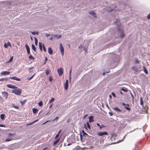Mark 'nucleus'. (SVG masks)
Wrapping results in <instances>:
<instances>
[{"mask_svg": "<svg viewBox=\"0 0 150 150\" xmlns=\"http://www.w3.org/2000/svg\"><path fill=\"white\" fill-rule=\"evenodd\" d=\"M5 114H2L0 115V117L1 119L2 120H4L5 119L4 118Z\"/></svg>", "mask_w": 150, "mask_h": 150, "instance_id": "23", "label": "nucleus"}, {"mask_svg": "<svg viewBox=\"0 0 150 150\" xmlns=\"http://www.w3.org/2000/svg\"><path fill=\"white\" fill-rule=\"evenodd\" d=\"M7 79H6L5 78H1L0 79V81H1L4 80H6Z\"/></svg>", "mask_w": 150, "mask_h": 150, "instance_id": "44", "label": "nucleus"}, {"mask_svg": "<svg viewBox=\"0 0 150 150\" xmlns=\"http://www.w3.org/2000/svg\"><path fill=\"white\" fill-rule=\"evenodd\" d=\"M113 10V9H111V10H107V11L108 12H111Z\"/></svg>", "mask_w": 150, "mask_h": 150, "instance_id": "54", "label": "nucleus"}, {"mask_svg": "<svg viewBox=\"0 0 150 150\" xmlns=\"http://www.w3.org/2000/svg\"><path fill=\"white\" fill-rule=\"evenodd\" d=\"M59 118L58 117H56L54 119V120H57Z\"/></svg>", "mask_w": 150, "mask_h": 150, "instance_id": "62", "label": "nucleus"}, {"mask_svg": "<svg viewBox=\"0 0 150 150\" xmlns=\"http://www.w3.org/2000/svg\"><path fill=\"white\" fill-rule=\"evenodd\" d=\"M32 49L35 51L36 50V48L35 46L33 45L32 44Z\"/></svg>", "mask_w": 150, "mask_h": 150, "instance_id": "29", "label": "nucleus"}, {"mask_svg": "<svg viewBox=\"0 0 150 150\" xmlns=\"http://www.w3.org/2000/svg\"><path fill=\"white\" fill-rule=\"evenodd\" d=\"M54 37H56L57 39H59L61 37V35H54Z\"/></svg>", "mask_w": 150, "mask_h": 150, "instance_id": "27", "label": "nucleus"}, {"mask_svg": "<svg viewBox=\"0 0 150 150\" xmlns=\"http://www.w3.org/2000/svg\"><path fill=\"white\" fill-rule=\"evenodd\" d=\"M49 81L50 82H51L52 81L53 79H52V77L51 76H50L49 78Z\"/></svg>", "mask_w": 150, "mask_h": 150, "instance_id": "41", "label": "nucleus"}, {"mask_svg": "<svg viewBox=\"0 0 150 150\" xmlns=\"http://www.w3.org/2000/svg\"><path fill=\"white\" fill-rule=\"evenodd\" d=\"M47 60V59L46 57L45 58V62H46Z\"/></svg>", "mask_w": 150, "mask_h": 150, "instance_id": "64", "label": "nucleus"}, {"mask_svg": "<svg viewBox=\"0 0 150 150\" xmlns=\"http://www.w3.org/2000/svg\"><path fill=\"white\" fill-rule=\"evenodd\" d=\"M35 43L36 45H37L38 44V41L37 39L35 38Z\"/></svg>", "mask_w": 150, "mask_h": 150, "instance_id": "43", "label": "nucleus"}, {"mask_svg": "<svg viewBox=\"0 0 150 150\" xmlns=\"http://www.w3.org/2000/svg\"><path fill=\"white\" fill-rule=\"evenodd\" d=\"M61 129H60V130L58 132V134H59V133H61Z\"/></svg>", "mask_w": 150, "mask_h": 150, "instance_id": "63", "label": "nucleus"}, {"mask_svg": "<svg viewBox=\"0 0 150 150\" xmlns=\"http://www.w3.org/2000/svg\"><path fill=\"white\" fill-rule=\"evenodd\" d=\"M12 134H11V133H9V135H8V138H7L5 141H6V142H9V141H11L12 140V138L11 137V136Z\"/></svg>", "mask_w": 150, "mask_h": 150, "instance_id": "12", "label": "nucleus"}, {"mask_svg": "<svg viewBox=\"0 0 150 150\" xmlns=\"http://www.w3.org/2000/svg\"><path fill=\"white\" fill-rule=\"evenodd\" d=\"M130 93V94H131V96H132V100H133V99H134V96H133V94H132V93Z\"/></svg>", "mask_w": 150, "mask_h": 150, "instance_id": "53", "label": "nucleus"}, {"mask_svg": "<svg viewBox=\"0 0 150 150\" xmlns=\"http://www.w3.org/2000/svg\"><path fill=\"white\" fill-rule=\"evenodd\" d=\"M87 125L88 128L89 129H91V127L90 124L88 122H87Z\"/></svg>", "mask_w": 150, "mask_h": 150, "instance_id": "35", "label": "nucleus"}, {"mask_svg": "<svg viewBox=\"0 0 150 150\" xmlns=\"http://www.w3.org/2000/svg\"><path fill=\"white\" fill-rule=\"evenodd\" d=\"M118 30L121 33L120 36V38H124L125 35L123 33V30H120V29H118Z\"/></svg>", "mask_w": 150, "mask_h": 150, "instance_id": "7", "label": "nucleus"}, {"mask_svg": "<svg viewBox=\"0 0 150 150\" xmlns=\"http://www.w3.org/2000/svg\"><path fill=\"white\" fill-rule=\"evenodd\" d=\"M89 14L93 15V17L95 18L96 17V14L93 11H91V12H89Z\"/></svg>", "mask_w": 150, "mask_h": 150, "instance_id": "17", "label": "nucleus"}, {"mask_svg": "<svg viewBox=\"0 0 150 150\" xmlns=\"http://www.w3.org/2000/svg\"><path fill=\"white\" fill-rule=\"evenodd\" d=\"M109 114L110 116H112L113 115V113L111 112H109Z\"/></svg>", "mask_w": 150, "mask_h": 150, "instance_id": "60", "label": "nucleus"}, {"mask_svg": "<svg viewBox=\"0 0 150 150\" xmlns=\"http://www.w3.org/2000/svg\"><path fill=\"white\" fill-rule=\"evenodd\" d=\"M0 101L4 102V99L1 96H0Z\"/></svg>", "mask_w": 150, "mask_h": 150, "instance_id": "46", "label": "nucleus"}, {"mask_svg": "<svg viewBox=\"0 0 150 150\" xmlns=\"http://www.w3.org/2000/svg\"><path fill=\"white\" fill-rule=\"evenodd\" d=\"M121 90L125 92H127L128 91V90L126 88H121Z\"/></svg>", "mask_w": 150, "mask_h": 150, "instance_id": "33", "label": "nucleus"}, {"mask_svg": "<svg viewBox=\"0 0 150 150\" xmlns=\"http://www.w3.org/2000/svg\"><path fill=\"white\" fill-rule=\"evenodd\" d=\"M42 47L44 51L45 52H46V50L44 44H43L42 45Z\"/></svg>", "mask_w": 150, "mask_h": 150, "instance_id": "36", "label": "nucleus"}, {"mask_svg": "<svg viewBox=\"0 0 150 150\" xmlns=\"http://www.w3.org/2000/svg\"><path fill=\"white\" fill-rule=\"evenodd\" d=\"M135 63L138 64L139 63V61L138 59H136L135 61Z\"/></svg>", "mask_w": 150, "mask_h": 150, "instance_id": "50", "label": "nucleus"}, {"mask_svg": "<svg viewBox=\"0 0 150 150\" xmlns=\"http://www.w3.org/2000/svg\"><path fill=\"white\" fill-rule=\"evenodd\" d=\"M38 119H37L36 120H35L33 122H32L31 123H30L29 124V125H31L32 124H33V123L38 121Z\"/></svg>", "mask_w": 150, "mask_h": 150, "instance_id": "45", "label": "nucleus"}, {"mask_svg": "<svg viewBox=\"0 0 150 150\" xmlns=\"http://www.w3.org/2000/svg\"><path fill=\"white\" fill-rule=\"evenodd\" d=\"M114 110L118 112H121V110H120V109H119L117 107H115L114 108Z\"/></svg>", "mask_w": 150, "mask_h": 150, "instance_id": "19", "label": "nucleus"}, {"mask_svg": "<svg viewBox=\"0 0 150 150\" xmlns=\"http://www.w3.org/2000/svg\"><path fill=\"white\" fill-rule=\"evenodd\" d=\"M25 102H26V100H25L21 101L20 102L21 105L22 106H23V105H24V104L25 103Z\"/></svg>", "mask_w": 150, "mask_h": 150, "instance_id": "26", "label": "nucleus"}, {"mask_svg": "<svg viewBox=\"0 0 150 150\" xmlns=\"http://www.w3.org/2000/svg\"><path fill=\"white\" fill-rule=\"evenodd\" d=\"M143 68L144 70V72L146 74H148V72L146 67L145 66H143Z\"/></svg>", "mask_w": 150, "mask_h": 150, "instance_id": "20", "label": "nucleus"}, {"mask_svg": "<svg viewBox=\"0 0 150 150\" xmlns=\"http://www.w3.org/2000/svg\"><path fill=\"white\" fill-rule=\"evenodd\" d=\"M68 87V80L66 81L65 83L64 84V88L65 90H67Z\"/></svg>", "mask_w": 150, "mask_h": 150, "instance_id": "10", "label": "nucleus"}, {"mask_svg": "<svg viewBox=\"0 0 150 150\" xmlns=\"http://www.w3.org/2000/svg\"><path fill=\"white\" fill-rule=\"evenodd\" d=\"M98 135L101 136L105 135H108V133L106 132H99L98 133Z\"/></svg>", "mask_w": 150, "mask_h": 150, "instance_id": "8", "label": "nucleus"}, {"mask_svg": "<svg viewBox=\"0 0 150 150\" xmlns=\"http://www.w3.org/2000/svg\"><path fill=\"white\" fill-rule=\"evenodd\" d=\"M48 53L51 55L52 54L53 51L52 50V49L51 47H49L48 50Z\"/></svg>", "mask_w": 150, "mask_h": 150, "instance_id": "16", "label": "nucleus"}, {"mask_svg": "<svg viewBox=\"0 0 150 150\" xmlns=\"http://www.w3.org/2000/svg\"><path fill=\"white\" fill-rule=\"evenodd\" d=\"M50 71L48 69H47L45 71V73L46 74V75H47L50 73Z\"/></svg>", "mask_w": 150, "mask_h": 150, "instance_id": "34", "label": "nucleus"}, {"mask_svg": "<svg viewBox=\"0 0 150 150\" xmlns=\"http://www.w3.org/2000/svg\"><path fill=\"white\" fill-rule=\"evenodd\" d=\"M54 99L53 98H52L51 100H50L48 103H51L52 102H53L54 101Z\"/></svg>", "mask_w": 150, "mask_h": 150, "instance_id": "24", "label": "nucleus"}, {"mask_svg": "<svg viewBox=\"0 0 150 150\" xmlns=\"http://www.w3.org/2000/svg\"><path fill=\"white\" fill-rule=\"evenodd\" d=\"M13 56H12L11 57V58H10V59L8 61V62H11L13 60Z\"/></svg>", "mask_w": 150, "mask_h": 150, "instance_id": "39", "label": "nucleus"}, {"mask_svg": "<svg viewBox=\"0 0 150 150\" xmlns=\"http://www.w3.org/2000/svg\"><path fill=\"white\" fill-rule=\"evenodd\" d=\"M53 104L52 103L49 106V108H51Z\"/></svg>", "mask_w": 150, "mask_h": 150, "instance_id": "59", "label": "nucleus"}, {"mask_svg": "<svg viewBox=\"0 0 150 150\" xmlns=\"http://www.w3.org/2000/svg\"><path fill=\"white\" fill-rule=\"evenodd\" d=\"M50 121V120H48V121H46V122H45V123H43V125L45 124L46 123H47V122H49V121Z\"/></svg>", "mask_w": 150, "mask_h": 150, "instance_id": "61", "label": "nucleus"}, {"mask_svg": "<svg viewBox=\"0 0 150 150\" xmlns=\"http://www.w3.org/2000/svg\"><path fill=\"white\" fill-rule=\"evenodd\" d=\"M39 48L40 49V50L41 51H42V44L40 43H39Z\"/></svg>", "mask_w": 150, "mask_h": 150, "instance_id": "32", "label": "nucleus"}, {"mask_svg": "<svg viewBox=\"0 0 150 150\" xmlns=\"http://www.w3.org/2000/svg\"><path fill=\"white\" fill-rule=\"evenodd\" d=\"M10 74V72L8 71H3L1 73V74L4 75H9Z\"/></svg>", "mask_w": 150, "mask_h": 150, "instance_id": "13", "label": "nucleus"}, {"mask_svg": "<svg viewBox=\"0 0 150 150\" xmlns=\"http://www.w3.org/2000/svg\"><path fill=\"white\" fill-rule=\"evenodd\" d=\"M59 139H58L57 140H56L55 141L53 142V145H55L57 143L59 142Z\"/></svg>", "mask_w": 150, "mask_h": 150, "instance_id": "25", "label": "nucleus"}, {"mask_svg": "<svg viewBox=\"0 0 150 150\" xmlns=\"http://www.w3.org/2000/svg\"><path fill=\"white\" fill-rule=\"evenodd\" d=\"M38 111V110L35 108H34L33 109V113L35 114Z\"/></svg>", "mask_w": 150, "mask_h": 150, "instance_id": "22", "label": "nucleus"}, {"mask_svg": "<svg viewBox=\"0 0 150 150\" xmlns=\"http://www.w3.org/2000/svg\"><path fill=\"white\" fill-rule=\"evenodd\" d=\"M59 136V134H57L56 135V136H55V139H56Z\"/></svg>", "mask_w": 150, "mask_h": 150, "instance_id": "52", "label": "nucleus"}, {"mask_svg": "<svg viewBox=\"0 0 150 150\" xmlns=\"http://www.w3.org/2000/svg\"><path fill=\"white\" fill-rule=\"evenodd\" d=\"M115 23L117 25L118 27H120V26L121 24L120 23V21L118 19H117L115 22Z\"/></svg>", "mask_w": 150, "mask_h": 150, "instance_id": "15", "label": "nucleus"}, {"mask_svg": "<svg viewBox=\"0 0 150 150\" xmlns=\"http://www.w3.org/2000/svg\"><path fill=\"white\" fill-rule=\"evenodd\" d=\"M7 45H8H8L9 46L11 47V45L10 44V43L9 42H8V43H7Z\"/></svg>", "mask_w": 150, "mask_h": 150, "instance_id": "58", "label": "nucleus"}, {"mask_svg": "<svg viewBox=\"0 0 150 150\" xmlns=\"http://www.w3.org/2000/svg\"><path fill=\"white\" fill-rule=\"evenodd\" d=\"M122 105L124 106V108L125 109H126L127 110H130V108L128 107L129 106V105L128 104H125V103H122Z\"/></svg>", "mask_w": 150, "mask_h": 150, "instance_id": "4", "label": "nucleus"}, {"mask_svg": "<svg viewBox=\"0 0 150 150\" xmlns=\"http://www.w3.org/2000/svg\"><path fill=\"white\" fill-rule=\"evenodd\" d=\"M35 74H34L32 76H31L29 78H28V80H31V79H32L33 77V76H34Z\"/></svg>", "mask_w": 150, "mask_h": 150, "instance_id": "47", "label": "nucleus"}, {"mask_svg": "<svg viewBox=\"0 0 150 150\" xmlns=\"http://www.w3.org/2000/svg\"><path fill=\"white\" fill-rule=\"evenodd\" d=\"M132 69L136 72H139L140 71L137 68V66H133L132 67Z\"/></svg>", "mask_w": 150, "mask_h": 150, "instance_id": "9", "label": "nucleus"}, {"mask_svg": "<svg viewBox=\"0 0 150 150\" xmlns=\"http://www.w3.org/2000/svg\"><path fill=\"white\" fill-rule=\"evenodd\" d=\"M1 93L3 94L4 97L6 99H7L8 94V93L6 91L2 92Z\"/></svg>", "mask_w": 150, "mask_h": 150, "instance_id": "5", "label": "nucleus"}, {"mask_svg": "<svg viewBox=\"0 0 150 150\" xmlns=\"http://www.w3.org/2000/svg\"><path fill=\"white\" fill-rule=\"evenodd\" d=\"M147 18L148 19H149L150 18V13L147 16Z\"/></svg>", "mask_w": 150, "mask_h": 150, "instance_id": "49", "label": "nucleus"}, {"mask_svg": "<svg viewBox=\"0 0 150 150\" xmlns=\"http://www.w3.org/2000/svg\"><path fill=\"white\" fill-rule=\"evenodd\" d=\"M31 33L33 35H38L39 34V32L37 31H31Z\"/></svg>", "mask_w": 150, "mask_h": 150, "instance_id": "21", "label": "nucleus"}, {"mask_svg": "<svg viewBox=\"0 0 150 150\" xmlns=\"http://www.w3.org/2000/svg\"><path fill=\"white\" fill-rule=\"evenodd\" d=\"M9 79H11L16 80L18 81H21V79L16 76L11 77L9 78Z\"/></svg>", "mask_w": 150, "mask_h": 150, "instance_id": "11", "label": "nucleus"}, {"mask_svg": "<svg viewBox=\"0 0 150 150\" xmlns=\"http://www.w3.org/2000/svg\"><path fill=\"white\" fill-rule=\"evenodd\" d=\"M63 69L62 67H60L59 69H58L57 72L59 76H61L63 73Z\"/></svg>", "mask_w": 150, "mask_h": 150, "instance_id": "3", "label": "nucleus"}, {"mask_svg": "<svg viewBox=\"0 0 150 150\" xmlns=\"http://www.w3.org/2000/svg\"><path fill=\"white\" fill-rule=\"evenodd\" d=\"M7 86L8 87L11 88L13 89H17V87L15 85H13L12 84H8L7 85Z\"/></svg>", "mask_w": 150, "mask_h": 150, "instance_id": "6", "label": "nucleus"}, {"mask_svg": "<svg viewBox=\"0 0 150 150\" xmlns=\"http://www.w3.org/2000/svg\"><path fill=\"white\" fill-rule=\"evenodd\" d=\"M112 95L114 97H116L115 94L114 92H112Z\"/></svg>", "mask_w": 150, "mask_h": 150, "instance_id": "48", "label": "nucleus"}, {"mask_svg": "<svg viewBox=\"0 0 150 150\" xmlns=\"http://www.w3.org/2000/svg\"><path fill=\"white\" fill-rule=\"evenodd\" d=\"M82 132L83 133V135L85 136V137H86L88 136V134L85 132L83 130H82Z\"/></svg>", "mask_w": 150, "mask_h": 150, "instance_id": "31", "label": "nucleus"}, {"mask_svg": "<svg viewBox=\"0 0 150 150\" xmlns=\"http://www.w3.org/2000/svg\"><path fill=\"white\" fill-rule=\"evenodd\" d=\"M29 58L30 59L34 60L35 59V58L31 55L29 56Z\"/></svg>", "mask_w": 150, "mask_h": 150, "instance_id": "30", "label": "nucleus"}, {"mask_svg": "<svg viewBox=\"0 0 150 150\" xmlns=\"http://www.w3.org/2000/svg\"><path fill=\"white\" fill-rule=\"evenodd\" d=\"M42 101H40L38 103L39 105L40 106H41L42 105Z\"/></svg>", "mask_w": 150, "mask_h": 150, "instance_id": "37", "label": "nucleus"}, {"mask_svg": "<svg viewBox=\"0 0 150 150\" xmlns=\"http://www.w3.org/2000/svg\"><path fill=\"white\" fill-rule=\"evenodd\" d=\"M59 49L61 51V54L62 56L64 55V48L63 46L61 43H60L59 44Z\"/></svg>", "mask_w": 150, "mask_h": 150, "instance_id": "2", "label": "nucleus"}, {"mask_svg": "<svg viewBox=\"0 0 150 150\" xmlns=\"http://www.w3.org/2000/svg\"><path fill=\"white\" fill-rule=\"evenodd\" d=\"M45 35L46 37H47L50 36V35L49 34L46 33L45 34Z\"/></svg>", "mask_w": 150, "mask_h": 150, "instance_id": "51", "label": "nucleus"}, {"mask_svg": "<svg viewBox=\"0 0 150 150\" xmlns=\"http://www.w3.org/2000/svg\"><path fill=\"white\" fill-rule=\"evenodd\" d=\"M140 104L141 105H143V101L142 100V98H140Z\"/></svg>", "mask_w": 150, "mask_h": 150, "instance_id": "38", "label": "nucleus"}, {"mask_svg": "<svg viewBox=\"0 0 150 150\" xmlns=\"http://www.w3.org/2000/svg\"><path fill=\"white\" fill-rule=\"evenodd\" d=\"M4 46L5 48H7L8 47L7 44L6 43H5L4 45Z\"/></svg>", "mask_w": 150, "mask_h": 150, "instance_id": "42", "label": "nucleus"}, {"mask_svg": "<svg viewBox=\"0 0 150 150\" xmlns=\"http://www.w3.org/2000/svg\"><path fill=\"white\" fill-rule=\"evenodd\" d=\"M109 72V71H106V72H103V75H104L105 74V73H108V72Z\"/></svg>", "mask_w": 150, "mask_h": 150, "instance_id": "55", "label": "nucleus"}, {"mask_svg": "<svg viewBox=\"0 0 150 150\" xmlns=\"http://www.w3.org/2000/svg\"><path fill=\"white\" fill-rule=\"evenodd\" d=\"M25 46L27 50V53L28 54H29L30 53V48L27 44L25 45Z\"/></svg>", "mask_w": 150, "mask_h": 150, "instance_id": "14", "label": "nucleus"}, {"mask_svg": "<svg viewBox=\"0 0 150 150\" xmlns=\"http://www.w3.org/2000/svg\"><path fill=\"white\" fill-rule=\"evenodd\" d=\"M12 106L13 108L17 109H18L19 108V107L17 105H14L13 104H12Z\"/></svg>", "mask_w": 150, "mask_h": 150, "instance_id": "28", "label": "nucleus"}, {"mask_svg": "<svg viewBox=\"0 0 150 150\" xmlns=\"http://www.w3.org/2000/svg\"><path fill=\"white\" fill-rule=\"evenodd\" d=\"M12 92L15 94L16 95H20L22 92V90L20 88H18L16 89L13 90L12 91Z\"/></svg>", "mask_w": 150, "mask_h": 150, "instance_id": "1", "label": "nucleus"}, {"mask_svg": "<svg viewBox=\"0 0 150 150\" xmlns=\"http://www.w3.org/2000/svg\"><path fill=\"white\" fill-rule=\"evenodd\" d=\"M0 127H5V125L2 124H0Z\"/></svg>", "mask_w": 150, "mask_h": 150, "instance_id": "56", "label": "nucleus"}, {"mask_svg": "<svg viewBox=\"0 0 150 150\" xmlns=\"http://www.w3.org/2000/svg\"><path fill=\"white\" fill-rule=\"evenodd\" d=\"M71 69L69 72L70 79H71Z\"/></svg>", "mask_w": 150, "mask_h": 150, "instance_id": "57", "label": "nucleus"}, {"mask_svg": "<svg viewBox=\"0 0 150 150\" xmlns=\"http://www.w3.org/2000/svg\"><path fill=\"white\" fill-rule=\"evenodd\" d=\"M97 125L98 126V127H100V129H101L102 127H104V126L103 125L102 126H100V125L98 124V123H97Z\"/></svg>", "mask_w": 150, "mask_h": 150, "instance_id": "40", "label": "nucleus"}, {"mask_svg": "<svg viewBox=\"0 0 150 150\" xmlns=\"http://www.w3.org/2000/svg\"><path fill=\"white\" fill-rule=\"evenodd\" d=\"M93 116H90L89 117V122H91L93 121Z\"/></svg>", "mask_w": 150, "mask_h": 150, "instance_id": "18", "label": "nucleus"}]
</instances>
